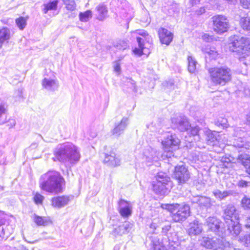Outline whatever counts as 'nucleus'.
<instances>
[{"mask_svg": "<svg viewBox=\"0 0 250 250\" xmlns=\"http://www.w3.org/2000/svg\"><path fill=\"white\" fill-rule=\"evenodd\" d=\"M60 0H54L44 4V8L43 10L44 13L46 14L49 10L57 9V5Z\"/></svg>", "mask_w": 250, "mask_h": 250, "instance_id": "obj_30", "label": "nucleus"}, {"mask_svg": "<svg viewBox=\"0 0 250 250\" xmlns=\"http://www.w3.org/2000/svg\"><path fill=\"white\" fill-rule=\"evenodd\" d=\"M212 193L216 198L222 200L231 195L232 191L231 190L221 191L219 189H216L212 191Z\"/></svg>", "mask_w": 250, "mask_h": 250, "instance_id": "obj_27", "label": "nucleus"}, {"mask_svg": "<svg viewBox=\"0 0 250 250\" xmlns=\"http://www.w3.org/2000/svg\"><path fill=\"white\" fill-rule=\"evenodd\" d=\"M158 227V225L154 222H152L149 225V228L150 229H152L151 232L152 233H156L155 232V230H156Z\"/></svg>", "mask_w": 250, "mask_h": 250, "instance_id": "obj_51", "label": "nucleus"}, {"mask_svg": "<svg viewBox=\"0 0 250 250\" xmlns=\"http://www.w3.org/2000/svg\"><path fill=\"white\" fill-rule=\"evenodd\" d=\"M219 239L217 238H210L208 237H203L201 244L204 247L208 249H211L214 247L216 246V241L219 242Z\"/></svg>", "mask_w": 250, "mask_h": 250, "instance_id": "obj_25", "label": "nucleus"}, {"mask_svg": "<svg viewBox=\"0 0 250 250\" xmlns=\"http://www.w3.org/2000/svg\"><path fill=\"white\" fill-rule=\"evenodd\" d=\"M203 39L206 42H209L210 41L212 40V38L211 36H209V35L207 34H205L202 36Z\"/></svg>", "mask_w": 250, "mask_h": 250, "instance_id": "obj_54", "label": "nucleus"}, {"mask_svg": "<svg viewBox=\"0 0 250 250\" xmlns=\"http://www.w3.org/2000/svg\"><path fill=\"white\" fill-rule=\"evenodd\" d=\"M27 19L23 17H20L16 20V23L20 30H23L26 25Z\"/></svg>", "mask_w": 250, "mask_h": 250, "instance_id": "obj_37", "label": "nucleus"}, {"mask_svg": "<svg viewBox=\"0 0 250 250\" xmlns=\"http://www.w3.org/2000/svg\"><path fill=\"white\" fill-rule=\"evenodd\" d=\"M3 213L0 211V226L3 224Z\"/></svg>", "mask_w": 250, "mask_h": 250, "instance_id": "obj_57", "label": "nucleus"}, {"mask_svg": "<svg viewBox=\"0 0 250 250\" xmlns=\"http://www.w3.org/2000/svg\"><path fill=\"white\" fill-rule=\"evenodd\" d=\"M156 182L153 183V190L158 195H163L167 192V187L170 183V178L166 173L159 172L156 177Z\"/></svg>", "mask_w": 250, "mask_h": 250, "instance_id": "obj_6", "label": "nucleus"}, {"mask_svg": "<svg viewBox=\"0 0 250 250\" xmlns=\"http://www.w3.org/2000/svg\"><path fill=\"white\" fill-rule=\"evenodd\" d=\"M248 182L244 180H240L238 181L237 186L240 188H246L248 187Z\"/></svg>", "mask_w": 250, "mask_h": 250, "instance_id": "obj_48", "label": "nucleus"}, {"mask_svg": "<svg viewBox=\"0 0 250 250\" xmlns=\"http://www.w3.org/2000/svg\"><path fill=\"white\" fill-rule=\"evenodd\" d=\"M217 134L218 132H212L211 130H208L207 132L206 140L208 145L214 146L215 144L218 139L217 137Z\"/></svg>", "mask_w": 250, "mask_h": 250, "instance_id": "obj_26", "label": "nucleus"}, {"mask_svg": "<svg viewBox=\"0 0 250 250\" xmlns=\"http://www.w3.org/2000/svg\"><path fill=\"white\" fill-rule=\"evenodd\" d=\"M153 245V250H162L160 248V245H159V242H154L152 241Z\"/></svg>", "mask_w": 250, "mask_h": 250, "instance_id": "obj_53", "label": "nucleus"}, {"mask_svg": "<svg viewBox=\"0 0 250 250\" xmlns=\"http://www.w3.org/2000/svg\"><path fill=\"white\" fill-rule=\"evenodd\" d=\"M10 37V32L7 28H3L0 30V48L2 43L8 41Z\"/></svg>", "mask_w": 250, "mask_h": 250, "instance_id": "obj_28", "label": "nucleus"}, {"mask_svg": "<svg viewBox=\"0 0 250 250\" xmlns=\"http://www.w3.org/2000/svg\"><path fill=\"white\" fill-rule=\"evenodd\" d=\"M35 223L39 226H47L49 220L45 217L36 216L34 218Z\"/></svg>", "mask_w": 250, "mask_h": 250, "instance_id": "obj_36", "label": "nucleus"}, {"mask_svg": "<svg viewBox=\"0 0 250 250\" xmlns=\"http://www.w3.org/2000/svg\"><path fill=\"white\" fill-rule=\"evenodd\" d=\"M203 230L202 224L198 220H195L189 224L188 232L189 235L193 236L200 234Z\"/></svg>", "mask_w": 250, "mask_h": 250, "instance_id": "obj_19", "label": "nucleus"}, {"mask_svg": "<svg viewBox=\"0 0 250 250\" xmlns=\"http://www.w3.org/2000/svg\"><path fill=\"white\" fill-rule=\"evenodd\" d=\"M104 164L111 167H116L120 165V160L116 157V154L113 151H110L109 153L104 152Z\"/></svg>", "mask_w": 250, "mask_h": 250, "instance_id": "obj_16", "label": "nucleus"}, {"mask_svg": "<svg viewBox=\"0 0 250 250\" xmlns=\"http://www.w3.org/2000/svg\"><path fill=\"white\" fill-rule=\"evenodd\" d=\"M231 160L229 158L222 157L221 162L223 164V166L225 167H228V165L230 163Z\"/></svg>", "mask_w": 250, "mask_h": 250, "instance_id": "obj_47", "label": "nucleus"}, {"mask_svg": "<svg viewBox=\"0 0 250 250\" xmlns=\"http://www.w3.org/2000/svg\"><path fill=\"white\" fill-rule=\"evenodd\" d=\"M44 197L39 193H36L34 197V201L37 204H42Z\"/></svg>", "mask_w": 250, "mask_h": 250, "instance_id": "obj_44", "label": "nucleus"}, {"mask_svg": "<svg viewBox=\"0 0 250 250\" xmlns=\"http://www.w3.org/2000/svg\"><path fill=\"white\" fill-rule=\"evenodd\" d=\"M65 8L69 11H74L76 9V4L74 0H62Z\"/></svg>", "mask_w": 250, "mask_h": 250, "instance_id": "obj_35", "label": "nucleus"}, {"mask_svg": "<svg viewBox=\"0 0 250 250\" xmlns=\"http://www.w3.org/2000/svg\"><path fill=\"white\" fill-rule=\"evenodd\" d=\"M223 216L228 233L233 236L238 235L241 229L239 223V214L235 207L232 205H228L224 210Z\"/></svg>", "mask_w": 250, "mask_h": 250, "instance_id": "obj_3", "label": "nucleus"}, {"mask_svg": "<svg viewBox=\"0 0 250 250\" xmlns=\"http://www.w3.org/2000/svg\"><path fill=\"white\" fill-rule=\"evenodd\" d=\"M240 240L244 243V245L249 250H250V234H246L240 238Z\"/></svg>", "mask_w": 250, "mask_h": 250, "instance_id": "obj_39", "label": "nucleus"}, {"mask_svg": "<svg viewBox=\"0 0 250 250\" xmlns=\"http://www.w3.org/2000/svg\"><path fill=\"white\" fill-rule=\"evenodd\" d=\"M129 123V120L127 117H124L120 123H115L114 127L112 130V134L116 136L119 137L123 134L126 128Z\"/></svg>", "mask_w": 250, "mask_h": 250, "instance_id": "obj_14", "label": "nucleus"}, {"mask_svg": "<svg viewBox=\"0 0 250 250\" xmlns=\"http://www.w3.org/2000/svg\"><path fill=\"white\" fill-rule=\"evenodd\" d=\"M246 124L247 125H250V112H249L246 115Z\"/></svg>", "mask_w": 250, "mask_h": 250, "instance_id": "obj_55", "label": "nucleus"}, {"mask_svg": "<svg viewBox=\"0 0 250 250\" xmlns=\"http://www.w3.org/2000/svg\"><path fill=\"white\" fill-rule=\"evenodd\" d=\"M200 1V0H190V2L193 5L198 4Z\"/></svg>", "mask_w": 250, "mask_h": 250, "instance_id": "obj_59", "label": "nucleus"}, {"mask_svg": "<svg viewBox=\"0 0 250 250\" xmlns=\"http://www.w3.org/2000/svg\"><path fill=\"white\" fill-rule=\"evenodd\" d=\"M242 207L245 209H250V198L245 196L241 200Z\"/></svg>", "mask_w": 250, "mask_h": 250, "instance_id": "obj_38", "label": "nucleus"}, {"mask_svg": "<svg viewBox=\"0 0 250 250\" xmlns=\"http://www.w3.org/2000/svg\"><path fill=\"white\" fill-rule=\"evenodd\" d=\"M205 12V9L204 8H200L199 12H197L198 14H202Z\"/></svg>", "mask_w": 250, "mask_h": 250, "instance_id": "obj_62", "label": "nucleus"}, {"mask_svg": "<svg viewBox=\"0 0 250 250\" xmlns=\"http://www.w3.org/2000/svg\"><path fill=\"white\" fill-rule=\"evenodd\" d=\"M119 211L122 216L127 217L131 215L132 210L130 203L123 199H121L119 203Z\"/></svg>", "mask_w": 250, "mask_h": 250, "instance_id": "obj_18", "label": "nucleus"}, {"mask_svg": "<svg viewBox=\"0 0 250 250\" xmlns=\"http://www.w3.org/2000/svg\"><path fill=\"white\" fill-rule=\"evenodd\" d=\"M161 207L171 213L172 219L175 222H183L189 216V207L185 204H162Z\"/></svg>", "mask_w": 250, "mask_h": 250, "instance_id": "obj_5", "label": "nucleus"}, {"mask_svg": "<svg viewBox=\"0 0 250 250\" xmlns=\"http://www.w3.org/2000/svg\"><path fill=\"white\" fill-rule=\"evenodd\" d=\"M172 123L181 132L188 131L191 128L188 118L186 116H179L171 119Z\"/></svg>", "mask_w": 250, "mask_h": 250, "instance_id": "obj_13", "label": "nucleus"}, {"mask_svg": "<svg viewBox=\"0 0 250 250\" xmlns=\"http://www.w3.org/2000/svg\"><path fill=\"white\" fill-rule=\"evenodd\" d=\"M42 83L43 88L49 91H55L57 90L59 87L58 81L50 78H44Z\"/></svg>", "mask_w": 250, "mask_h": 250, "instance_id": "obj_22", "label": "nucleus"}, {"mask_svg": "<svg viewBox=\"0 0 250 250\" xmlns=\"http://www.w3.org/2000/svg\"><path fill=\"white\" fill-rule=\"evenodd\" d=\"M158 34L162 43L169 45L173 39V34L167 29L161 28L159 29Z\"/></svg>", "mask_w": 250, "mask_h": 250, "instance_id": "obj_17", "label": "nucleus"}, {"mask_svg": "<svg viewBox=\"0 0 250 250\" xmlns=\"http://www.w3.org/2000/svg\"><path fill=\"white\" fill-rule=\"evenodd\" d=\"M92 11L90 10H87L84 12H80L79 14L80 20L82 22H86L92 18Z\"/></svg>", "mask_w": 250, "mask_h": 250, "instance_id": "obj_32", "label": "nucleus"}, {"mask_svg": "<svg viewBox=\"0 0 250 250\" xmlns=\"http://www.w3.org/2000/svg\"><path fill=\"white\" fill-rule=\"evenodd\" d=\"M229 2H232L233 3L236 0H226Z\"/></svg>", "mask_w": 250, "mask_h": 250, "instance_id": "obj_64", "label": "nucleus"}, {"mask_svg": "<svg viewBox=\"0 0 250 250\" xmlns=\"http://www.w3.org/2000/svg\"><path fill=\"white\" fill-rule=\"evenodd\" d=\"M174 177L179 185L186 183L190 178V173L183 164L178 165L175 167Z\"/></svg>", "mask_w": 250, "mask_h": 250, "instance_id": "obj_9", "label": "nucleus"}, {"mask_svg": "<svg viewBox=\"0 0 250 250\" xmlns=\"http://www.w3.org/2000/svg\"><path fill=\"white\" fill-rule=\"evenodd\" d=\"M241 3L244 8L250 7V0H241Z\"/></svg>", "mask_w": 250, "mask_h": 250, "instance_id": "obj_49", "label": "nucleus"}, {"mask_svg": "<svg viewBox=\"0 0 250 250\" xmlns=\"http://www.w3.org/2000/svg\"><path fill=\"white\" fill-rule=\"evenodd\" d=\"M229 48L232 52L245 54L250 50V40L247 38L234 36L231 39Z\"/></svg>", "mask_w": 250, "mask_h": 250, "instance_id": "obj_7", "label": "nucleus"}, {"mask_svg": "<svg viewBox=\"0 0 250 250\" xmlns=\"http://www.w3.org/2000/svg\"><path fill=\"white\" fill-rule=\"evenodd\" d=\"M227 120L224 118H219L218 119L217 122L216 123V125L218 126H221L223 128L227 127Z\"/></svg>", "mask_w": 250, "mask_h": 250, "instance_id": "obj_43", "label": "nucleus"}, {"mask_svg": "<svg viewBox=\"0 0 250 250\" xmlns=\"http://www.w3.org/2000/svg\"><path fill=\"white\" fill-rule=\"evenodd\" d=\"M180 142V140L175 135H170L162 142V145L165 147V151L170 152L178 148Z\"/></svg>", "mask_w": 250, "mask_h": 250, "instance_id": "obj_12", "label": "nucleus"}, {"mask_svg": "<svg viewBox=\"0 0 250 250\" xmlns=\"http://www.w3.org/2000/svg\"><path fill=\"white\" fill-rule=\"evenodd\" d=\"M186 250H198V249L196 248V247L191 244L190 245H189L186 249Z\"/></svg>", "mask_w": 250, "mask_h": 250, "instance_id": "obj_56", "label": "nucleus"}, {"mask_svg": "<svg viewBox=\"0 0 250 250\" xmlns=\"http://www.w3.org/2000/svg\"><path fill=\"white\" fill-rule=\"evenodd\" d=\"M114 71L118 73V74H120L121 73V69L120 66V63H119V61H115L114 62Z\"/></svg>", "mask_w": 250, "mask_h": 250, "instance_id": "obj_46", "label": "nucleus"}, {"mask_svg": "<svg viewBox=\"0 0 250 250\" xmlns=\"http://www.w3.org/2000/svg\"><path fill=\"white\" fill-rule=\"evenodd\" d=\"M123 82L125 83L127 86L130 87L132 90L136 92L137 91L136 86L135 84V82L131 78H123L122 80Z\"/></svg>", "mask_w": 250, "mask_h": 250, "instance_id": "obj_34", "label": "nucleus"}, {"mask_svg": "<svg viewBox=\"0 0 250 250\" xmlns=\"http://www.w3.org/2000/svg\"><path fill=\"white\" fill-rule=\"evenodd\" d=\"M64 182V179L60 172L50 170L41 176L40 186L46 192L58 194L62 192V185Z\"/></svg>", "mask_w": 250, "mask_h": 250, "instance_id": "obj_2", "label": "nucleus"}, {"mask_svg": "<svg viewBox=\"0 0 250 250\" xmlns=\"http://www.w3.org/2000/svg\"><path fill=\"white\" fill-rule=\"evenodd\" d=\"M234 135L241 136H244L245 131L242 129L241 127H236L234 129Z\"/></svg>", "mask_w": 250, "mask_h": 250, "instance_id": "obj_45", "label": "nucleus"}, {"mask_svg": "<svg viewBox=\"0 0 250 250\" xmlns=\"http://www.w3.org/2000/svg\"><path fill=\"white\" fill-rule=\"evenodd\" d=\"M206 225L209 229L214 232H217L220 228L222 222L216 217H209L206 219Z\"/></svg>", "mask_w": 250, "mask_h": 250, "instance_id": "obj_20", "label": "nucleus"}, {"mask_svg": "<svg viewBox=\"0 0 250 250\" xmlns=\"http://www.w3.org/2000/svg\"><path fill=\"white\" fill-rule=\"evenodd\" d=\"M199 131V128L198 126L192 127L190 129V133L191 135L195 136L198 134Z\"/></svg>", "mask_w": 250, "mask_h": 250, "instance_id": "obj_52", "label": "nucleus"}, {"mask_svg": "<svg viewBox=\"0 0 250 250\" xmlns=\"http://www.w3.org/2000/svg\"><path fill=\"white\" fill-rule=\"evenodd\" d=\"M211 19L213 29L216 33L222 34L228 30L229 24L226 16L217 15L212 17Z\"/></svg>", "mask_w": 250, "mask_h": 250, "instance_id": "obj_8", "label": "nucleus"}, {"mask_svg": "<svg viewBox=\"0 0 250 250\" xmlns=\"http://www.w3.org/2000/svg\"><path fill=\"white\" fill-rule=\"evenodd\" d=\"M245 226L247 228H250V217L247 219Z\"/></svg>", "mask_w": 250, "mask_h": 250, "instance_id": "obj_60", "label": "nucleus"}, {"mask_svg": "<svg viewBox=\"0 0 250 250\" xmlns=\"http://www.w3.org/2000/svg\"><path fill=\"white\" fill-rule=\"evenodd\" d=\"M97 19L99 21L104 20L107 17L108 10L106 6L103 3H100L95 8Z\"/></svg>", "mask_w": 250, "mask_h": 250, "instance_id": "obj_23", "label": "nucleus"}, {"mask_svg": "<svg viewBox=\"0 0 250 250\" xmlns=\"http://www.w3.org/2000/svg\"><path fill=\"white\" fill-rule=\"evenodd\" d=\"M244 142L243 139L240 137L237 140H235V141L233 142V146L236 147L242 148L244 146Z\"/></svg>", "mask_w": 250, "mask_h": 250, "instance_id": "obj_41", "label": "nucleus"}, {"mask_svg": "<svg viewBox=\"0 0 250 250\" xmlns=\"http://www.w3.org/2000/svg\"><path fill=\"white\" fill-rule=\"evenodd\" d=\"M188 70L190 73H193L196 70L197 62L192 56H188Z\"/></svg>", "mask_w": 250, "mask_h": 250, "instance_id": "obj_29", "label": "nucleus"}, {"mask_svg": "<svg viewBox=\"0 0 250 250\" xmlns=\"http://www.w3.org/2000/svg\"><path fill=\"white\" fill-rule=\"evenodd\" d=\"M69 200V198L67 196H57L52 198V203L54 207L61 208L66 205Z\"/></svg>", "mask_w": 250, "mask_h": 250, "instance_id": "obj_24", "label": "nucleus"}, {"mask_svg": "<svg viewBox=\"0 0 250 250\" xmlns=\"http://www.w3.org/2000/svg\"><path fill=\"white\" fill-rule=\"evenodd\" d=\"M9 123L12 126H14L16 124V121L14 119H11L9 120Z\"/></svg>", "mask_w": 250, "mask_h": 250, "instance_id": "obj_61", "label": "nucleus"}, {"mask_svg": "<svg viewBox=\"0 0 250 250\" xmlns=\"http://www.w3.org/2000/svg\"><path fill=\"white\" fill-rule=\"evenodd\" d=\"M46 234V232H43L42 233V237L43 239H50V237H45L44 236V235Z\"/></svg>", "mask_w": 250, "mask_h": 250, "instance_id": "obj_63", "label": "nucleus"}, {"mask_svg": "<svg viewBox=\"0 0 250 250\" xmlns=\"http://www.w3.org/2000/svg\"><path fill=\"white\" fill-rule=\"evenodd\" d=\"M5 229L2 228L1 232L0 233V237L4 238V236L5 234Z\"/></svg>", "mask_w": 250, "mask_h": 250, "instance_id": "obj_58", "label": "nucleus"}, {"mask_svg": "<svg viewBox=\"0 0 250 250\" xmlns=\"http://www.w3.org/2000/svg\"><path fill=\"white\" fill-rule=\"evenodd\" d=\"M191 201L192 203L197 204L201 208L207 210L210 209L215 202L210 197L199 195L193 197L191 199Z\"/></svg>", "mask_w": 250, "mask_h": 250, "instance_id": "obj_11", "label": "nucleus"}, {"mask_svg": "<svg viewBox=\"0 0 250 250\" xmlns=\"http://www.w3.org/2000/svg\"><path fill=\"white\" fill-rule=\"evenodd\" d=\"M237 160L244 166L246 172L250 178V156L246 153L241 154L238 155Z\"/></svg>", "mask_w": 250, "mask_h": 250, "instance_id": "obj_21", "label": "nucleus"}, {"mask_svg": "<svg viewBox=\"0 0 250 250\" xmlns=\"http://www.w3.org/2000/svg\"><path fill=\"white\" fill-rule=\"evenodd\" d=\"M240 25L244 30H250V17H246L241 18L240 21Z\"/></svg>", "mask_w": 250, "mask_h": 250, "instance_id": "obj_33", "label": "nucleus"}, {"mask_svg": "<svg viewBox=\"0 0 250 250\" xmlns=\"http://www.w3.org/2000/svg\"><path fill=\"white\" fill-rule=\"evenodd\" d=\"M137 33L142 37H137L139 48H135L133 50V52L135 54L141 56L144 54L143 50L146 48L145 45L146 43L149 44L151 39L147 32L144 30H138Z\"/></svg>", "mask_w": 250, "mask_h": 250, "instance_id": "obj_10", "label": "nucleus"}, {"mask_svg": "<svg viewBox=\"0 0 250 250\" xmlns=\"http://www.w3.org/2000/svg\"><path fill=\"white\" fill-rule=\"evenodd\" d=\"M54 161L62 163H69L71 164L77 163L80 160L81 154L78 147L71 143L60 144L53 151Z\"/></svg>", "mask_w": 250, "mask_h": 250, "instance_id": "obj_1", "label": "nucleus"}, {"mask_svg": "<svg viewBox=\"0 0 250 250\" xmlns=\"http://www.w3.org/2000/svg\"><path fill=\"white\" fill-rule=\"evenodd\" d=\"M171 226L170 225H166L162 228V233L165 235H167V234L168 231L170 229Z\"/></svg>", "mask_w": 250, "mask_h": 250, "instance_id": "obj_50", "label": "nucleus"}, {"mask_svg": "<svg viewBox=\"0 0 250 250\" xmlns=\"http://www.w3.org/2000/svg\"><path fill=\"white\" fill-rule=\"evenodd\" d=\"M208 72L210 82L214 85L224 86L231 80V71L227 66L210 68Z\"/></svg>", "mask_w": 250, "mask_h": 250, "instance_id": "obj_4", "label": "nucleus"}, {"mask_svg": "<svg viewBox=\"0 0 250 250\" xmlns=\"http://www.w3.org/2000/svg\"><path fill=\"white\" fill-rule=\"evenodd\" d=\"M6 112V109L4 107V106L0 104V124L2 125L4 124L6 122V118L3 119H1L3 118V116L5 115Z\"/></svg>", "mask_w": 250, "mask_h": 250, "instance_id": "obj_40", "label": "nucleus"}, {"mask_svg": "<svg viewBox=\"0 0 250 250\" xmlns=\"http://www.w3.org/2000/svg\"><path fill=\"white\" fill-rule=\"evenodd\" d=\"M206 53H207L212 59H215L218 55V53L217 51L214 50V48L212 49L211 48H207L206 49Z\"/></svg>", "mask_w": 250, "mask_h": 250, "instance_id": "obj_42", "label": "nucleus"}, {"mask_svg": "<svg viewBox=\"0 0 250 250\" xmlns=\"http://www.w3.org/2000/svg\"><path fill=\"white\" fill-rule=\"evenodd\" d=\"M167 237L168 239V242L166 241V243H165V242L163 241L162 242V244L163 245V247L166 248V250H178V244L173 241L171 242H169L170 239L168 238V236Z\"/></svg>", "mask_w": 250, "mask_h": 250, "instance_id": "obj_31", "label": "nucleus"}, {"mask_svg": "<svg viewBox=\"0 0 250 250\" xmlns=\"http://www.w3.org/2000/svg\"><path fill=\"white\" fill-rule=\"evenodd\" d=\"M132 228V224L125 222L114 229L112 234L115 236H122L129 232Z\"/></svg>", "mask_w": 250, "mask_h": 250, "instance_id": "obj_15", "label": "nucleus"}]
</instances>
